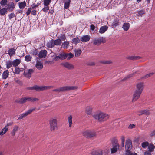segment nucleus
<instances>
[{
    "label": "nucleus",
    "instance_id": "60",
    "mask_svg": "<svg viewBox=\"0 0 155 155\" xmlns=\"http://www.w3.org/2000/svg\"><path fill=\"white\" fill-rule=\"evenodd\" d=\"M96 28L97 29V27H96L94 25L91 24L90 25V29L91 30L93 31H94Z\"/></svg>",
    "mask_w": 155,
    "mask_h": 155
},
{
    "label": "nucleus",
    "instance_id": "13",
    "mask_svg": "<svg viewBox=\"0 0 155 155\" xmlns=\"http://www.w3.org/2000/svg\"><path fill=\"white\" fill-rule=\"evenodd\" d=\"M45 88V87H44V86H39L35 85L33 86V90H35L37 91H43L44 90V88Z\"/></svg>",
    "mask_w": 155,
    "mask_h": 155
},
{
    "label": "nucleus",
    "instance_id": "4",
    "mask_svg": "<svg viewBox=\"0 0 155 155\" xmlns=\"http://www.w3.org/2000/svg\"><path fill=\"white\" fill-rule=\"evenodd\" d=\"M51 130H56L57 129V120L55 118H51L49 121Z\"/></svg>",
    "mask_w": 155,
    "mask_h": 155
},
{
    "label": "nucleus",
    "instance_id": "2",
    "mask_svg": "<svg viewBox=\"0 0 155 155\" xmlns=\"http://www.w3.org/2000/svg\"><path fill=\"white\" fill-rule=\"evenodd\" d=\"M83 135L86 137L91 138L95 137L97 135L96 132L94 130H86L82 132Z\"/></svg>",
    "mask_w": 155,
    "mask_h": 155
},
{
    "label": "nucleus",
    "instance_id": "28",
    "mask_svg": "<svg viewBox=\"0 0 155 155\" xmlns=\"http://www.w3.org/2000/svg\"><path fill=\"white\" fill-rule=\"evenodd\" d=\"M19 8L21 9L24 8L26 5V4L24 1L22 2H19L18 3Z\"/></svg>",
    "mask_w": 155,
    "mask_h": 155
},
{
    "label": "nucleus",
    "instance_id": "19",
    "mask_svg": "<svg viewBox=\"0 0 155 155\" xmlns=\"http://www.w3.org/2000/svg\"><path fill=\"white\" fill-rule=\"evenodd\" d=\"M19 127V126L17 125H15L13 129L11 132V134L12 136H14L15 135L16 133L18 130Z\"/></svg>",
    "mask_w": 155,
    "mask_h": 155
},
{
    "label": "nucleus",
    "instance_id": "21",
    "mask_svg": "<svg viewBox=\"0 0 155 155\" xmlns=\"http://www.w3.org/2000/svg\"><path fill=\"white\" fill-rule=\"evenodd\" d=\"M46 46L49 48H53L54 46V44L53 40L52 39L49 41L47 42L46 44Z\"/></svg>",
    "mask_w": 155,
    "mask_h": 155
},
{
    "label": "nucleus",
    "instance_id": "20",
    "mask_svg": "<svg viewBox=\"0 0 155 155\" xmlns=\"http://www.w3.org/2000/svg\"><path fill=\"white\" fill-rule=\"evenodd\" d=\"M12 62L13 63V67H15L16 68H17L16 67L21 62V60L20 59H16L12 61Z\"/></svg>",
    "mask_w": 155,
    "mask_h": 155
},
{
    "label": "nucleus",
    "instance_id": "11",
    "mask_svg": "<svg viewBox=\"0 0 155 155\" xmlns=\"http://www.w3.org/2000/svg\"><path fill=\"white\" fill-rule=\"evenodd\" d=\"M66 58V53H61L58 56H56L55 58V60L57 61L59 59L63 60Z\"/></svg>",
    "mask_w": 155,
    "mask_h": 155
},
{
    "label": "nucleus",
    "instance_id": "64",
    "mask_svg": "<svg viewBox=\"0 0 155 155\" xmlns=\"http://www.w3.org/2000/svg\"><path fill=\"white\" fill-rule=\"evenodd\" d=\"M31 12V8H28L27 11L26 12V14L27 15H28Z\"/></svg>",
    "mask_w": 155,
    "mask_h": 155
},
{
    "label": "nucleus",
    "instance_id": "46",
    "mask_svg": "<svg viewBox=\"0 0 155 155\" xmlns=\"http://www.w3.org/2000/svg\"><path fill=\"white\" fill-rule=\"evenodd\" d=\"M51 0H44L43 4L45 6H48L51 3Z\"/></svg>",
    "mask_w": 155,
    "mask_h": 155
},
{
    "label": "nucleus",
    "instance_id": "47",
    "mask_svg": "<svg viewBox=\"0 0 155 155\" xmlns=\"http://www.w3.org/2000/svg\"><path fill=\"white\" fill-rule=\"evenodd\" d=\"M32 57L30 55H26L25 57V60L27 62H29L31 61Z\"/></svg>",
    "mask_w": 155,
    "mask_h": 155
},
{
    "label": "nucleus",
    "instance_id": "18",
    "mask_svg": "<svg viewBox=\"0 0 155 155\" xmlns=\"http://www.w3.org/2000/svg\"><path fill=\"white\" fill-rule=\"evenodd\" d=\"M119 148V146L117 143H116L114 145H113L112 148L111 149V153H115L117 151Z\"/></svg>",
    "mask_w": 155,
    "mask_h": 155
},
{
    "label": "nucleus",
    "instance_id": "5",
    "mask_svg": "<svg viewBox=\"0 0 155 155\" xmlns=\"http://www.w3.org/2000/svg\"><path fill=\"white\" fill-rule=\"evenodd\" d=\"M132 148V142L130 139H128L126 140L125 146V153L130 151Z\"/></svg>",
    "mask_w": 155,
    "mask_h": 155
},
{
    "label": "nucleus",
    "instance_id": "7",
    "mask_svg": "<svg viewBox=\"0 0 155 155\" xmlns=\"http://www.w3.org/2000/svg\"><path fill=\"white\" fill-rule=\"evenodd\" d=\"M105 42V39L103 37H101L95 39L93 41V44L94 45H99L101 43Z\"/></svg>",
    "mask_w": 155,
    "mask_h": 155
},
{
    "label": "nucleus",
    "instance_id": "32",
    "mask_svg": "<svg viewBox=\"0 0 155 155\" xmlns=\"http://www.w3.org/2000/svg\"><path fill=\"white\" fill-rule=\"evenodd\" d=\"M146 12L144 9H142L140 11H138L137 15L138 16L140 17H142V15L145 14Z\"/></svg>",
    "mask_w": 155,
    "mask_h": 155
},
{
    "label": "nucleus",
    "instance_id": "43",
    "mask_svg": "<svg viewBox=\"0 0 155 155\" xmlns=\"http://www.w3.org/2000/svg\"><path fill=\"white\" fill-rule=\"evenodd\" d=\"M82 53V51L81 50H77L75 51V55L76 57L79 56Z\"/></svg>",
    "mask_w": 155,
    "mask_h": 155
},
{
    "label": "nucleus",
    "instance_id": "59",
    "mask_svg": "<svg viewBox=\"0 0 155 155\" xmlns=\"http://www.w3.org/2000/svg\"><path fill=\"white\" fill-rule=\"evenodd\" d=\"M15 81L19 85H21L22 84V81L19 79L15 80Z\"/></svg>",
    "mask_w": 155,
    "mask_h": 155
},
{
    "label": "nucleus",
    "instance_id": "51",
    "mask_svg": "<svg viewBox=\"0 0 155 155\" xmlns=\"http://www.w3.org/2000/svg\"><path fill=\"white\" fill-rule=\"evenodd\" d=\"M41 4V3H38L36 4L35 3H34L33 4V6H31V9H34L35 8L37 7Z\"/></svg>",
    "mask_w": 155,
    "mask_h": 155
},
{
    "label": "nucleus",
    "instance_id": "58",
    "mask_svg": "<svg viewBox=\"0 0 155 155\" xmlns=\"http://www.w3.org/2000/svg\"><path fill=\"white\" fill-rule=\"evenodd\" d=\"M102 154L103 152L102 150H97L95 155H102Z\"/></svg>",
    "mask_w": 155,
    "mask_h": 155
},
{
    "label": "nucleus",
    "instance_id": "6",
    "mask_svg": "<svg viewBox=\"0 0 155 155\" xmlns=\"http://www.w3.org/2000/svg\"><path fill=\"white\" fill-rule=\"evenodd\" d=\"M35 109L36 108L35 107L31 108L28 110L27 111L25 112V113L20 114L19 116L18 119V120H21L23 118L25 117L35 110Z\"/></svg>",
    "mask_w": 155,
    "mask_h": 155
},
{
    "label": "nucleus",
    "instance_id": "44",
    "mask_svg": "<svg viewBox=\"0 0 155 155\" xmlns=\"http://www.w3.org/2000/svg\"><path fill=\"white\" fill-rule=\"evenodd\" d=\"M69 42L68 41H64L62 43V46L63 48H67L69 46Z\"/></svg>",
    "mask_w": 155,
    "mask_h": 155
},
{
    "label": "nucleus",
    "instance_id": "23",
    "mask_svg": "<svg viewBox=\"0 0 155 155\" xmlns=\"http://www.w3.org/2000/svg\"><path fill=\"white\" fill-rule=\"evenodd\" d=\"M15 5L13 2H11L10 5H9L7 7V10L10 11H12L15 8Z\"/></svg>",
    "mask_w": 155,
    "mask_h": 155
},
{
    "label": "nucleus",
    "instance_id": "53",
    "mask_svg": "<svg viewBox=\"0 0 155 155\" xmlns=\"http://www.w3.org/2000/svg\"><path fill=\"white\" fill-rule=\"evenodd\" d=\"M31 53L32 55H36L38 54V51L37 49H34L31 51Z\"/></svg>",
    "mask_w": 155,
    "mask_h": 155
},
{
    "label": "nucleus",
    "instance_id": "3",
    "mask_svg": "<svg viewBox=\"0 0 155 155\" xmlns=\"http://www.w3.org/2000/svg\"><path fill=\"white\" fill-rule=\"evenodd\" d=\"M78 87L75 86H67L60 87V88L52 90L53 92H60L68 90H73L77 89Z\"/></svg>",
    "mask_w": 155,
    "mask_h": 155
},
{
    "label": "nucleus",
    "instance_id": "14",
    "mask_svg": "<svg viewBox=\"0 0 155 155\" xmlns=\"http://www.w3.org/2000/svg\"><path fill=\"white\" fill-rule=\"evenodd\" d=\"M90 39V37L88 35L83 36L80 38L81 40L83 42H88Z\"/></svg>",
    "mask_w": 155,
    "mask_h": 155
},
{
    "label": "nucleus",
    "instance_id": "38",
    "mask_svg": "<svg viewBox=\"0 0 155 155\" xmlns=\"http://www.w3.org/2000/svg\"><path fill=\"white\" fill-rule=\"evenodd\" d=\"M7 68H10L13 66V63L12 61H8L6 62Z\"/></svg>",
    "mask_w": 155,
    "mask_h": 155
},
{
    "label": "nucleus",
    "instance_id": "45",
    "mask_svg": "<svg viewBox=\"0 0 155 155\" xmlns=\"http://www.w3.org/2000/svg\"><path fill=\"white\" fill-rule=\"evenodd\" d=\"M149 144V143L147 142H144L142 143L141 146L143 148H146L147 147H148Z\"/></svg>",
    "mask_w": 155,
    "mask_h": 155
},
{
    "label": "nucleus",
    "instance_id": "39",
    "mask_svg": "<svg viewBox=\"0 0 155 155\" xmlns=\"http://www.w3.org/2000/svg\"><path fill=\"white\" fill-rule=\"evenodd\" d=\"M92 107L91 106H88L86 108V111L88 114H90L92 112Z\"/></svg>",
    "mask_w": 155,
    "mask_h": 155
},
{
    "label": "nucleus",
    "instance_id": "40",
    "mask_svg": "<svg viewBox=\"0 0 155 155\" xmlns=\"http://www.w3.org/2000/svg\"><path fill=\"white\" fill-rule=\"evenodd\" d=\"M66 56L67 60H69L74 57V55L71 53H66Z\"/></svg>",
    "mask_w": 155,
    "mask_h": 155
},
{
    "label": "nucleus",
    "instance_id": "42",
    "mask_svg": "<svg viewBox=\"0 0 155 155\" xmlns=\"http://www.w3.org/2000/svg\"><path fill=\"white\" fill-rule=\"evenodd\" d=\"M72 117L71 115H69L68 117V121L69 124V127H71L72 124Z\"/></svg>",
    "mask_w": 155,
    "mask_h": 155
},
{
    "label": "nucleus",
    "instance_id": "61",
    "mask_svg": "<svg viewBox=\"0 0 155 155\" xmlns=\"http://www.w3.org/2000/svg\"><path fill=\"white\" fill-rule=\"evenodd\" d=\"M133 75V74H130L127 75V76L124 78L123 79V80H125L128 78L131 77Z\"/></svg>",
    "mask_w": 155,
    "mask_h": 155
},
{
    "label": "nucleus",
    "instance_id": "62",
    "mask_svg": "<svg viewBox=\"0 0 155 155\" xmlns=\"http://www.w3.org/2000/svg\"><path fill=\"white\" fill-rule=\"evenodd\" d=\"M151 152L149 150L146 151L144 152V155H151Z\"/></svg>",
    "mask_w": 155,
    "mask_h": 155
},
{
    "label": "nucleus",
    "instance_id": "50",
    "mask_svg": "<svg viewBox=\"0 0 155 155\" xmlns=\"http://www.w3.org/2000/svg\"><path fill=\"white\" fill-rule=\"evenodd\" d=\"M22 70L23 71L24 68H15V73L16 74H18L22 71Z\"/></svg>",
    "mask_w": 155,
    "mask_h": 155
},
{
    "label": "nucleus",
    "instance_id": "52",
    "mask_svg": "<svg viewBox=\"0 0 155 155\" xmlns=\"http://www.w3.org/2000/svg\"><path fill=\"white\" fill-rule=\"evenodd\" d=\"M7 3V0H2L0 2V4L2 6H5Z\"/></svg>",
    "mask_w": 155,
    "mask_h": 155
},
{
    "label": "nucleus",
    "instance_id": "8",
    "mask_svg": "<svg viewBox=\"0 0 155 155\" xmlns=\"http://www.w3.org/2000/svg\"><path fill=\"white\" fill-rule=\"evenodd\" d=\"M27 68L24 69V76L27 78H29L31 77V74L33 73L34 70L31 69H26Z\"/></svg>",
    "mask_w": 155,
    "mask_h": 155
},
{
    "label": "nucleus",
    "instance_id": "37",
    "mask_svg": "<svg viewBox=\"0 0 155 155\" xmlns=\"http://www.w3.org/2000/svg\"><path fill=\"white\" fill-rule=\"evenodd\" d=\"M71 2V0H67L64 3V8L67 9L68 8Z\"/></svg>",
    "mask_w": 155,
    "mask_h": 155
},
{
    "label": "nucleus",
    "instance_id": "35",
    "mask_svg": "<svg viewBox=\"0 0 155 155\" xmlns=\"http://www.w3.org/2000/svg\"><path fill=\"white\" fill-rule=\"evenodd\" d=\"M8 129L7 127H5L3 128L1 131L0 132V135L2 136L8 130Z\"/></svg>",
    "mask_w": 155,
    "mask_h": 155
},
{
    "label": "nucleus",
    "instance_id": "10",
    "mask_svg": "<svg viewBox=\"0 0 155 155\" xmlns=\"http://www.w3.org/2000/svg\"><path fill=\"white\" fill-rule=\"evenodd\" d=\"M141 92L135 90L134 92L132 100V102L136 101L140 97Z\"/></svg>",
    "mask_w": 155,
    "mask_h": 155
},
{
    "label": "nucleus",
    "instance_id": "27",
    "mask_svg": "<svg viewBox=\"0 0 155 155\" xmlns=\"http://www.w3.org/2000/svg\"><path fill=\"white\" fill-rule=\"evenodd\" d=\"M81 40L79 39L78 37L74 38L72 41H71V43L77 44L79 43L80 41Z\"/></svg>",
    "mask_w": 155,
    "mask_h": 155
},
{
    "label": "nucleus",
    "instance_id": "17",
    "mask_svg": "<svg viewBox=\"0 0 155 155\" xmlns=\"http://www.w3.org/2000/svg\"><path fill=\"white\" fill-rule=\"evenodd\" d=\"M141 57L139 56H128L126 57V58L130 60H135L139 59Z\"/></svg>",
    "mask_w": 155,
    "mask_h": 155
},
{
    "label": "nucleus",
    "instance_id": "56",
    "mask_svg": "<svg viewBox=\"0 0 155 155\" xmlns=\"http://www.w3.org/2000/svg\"><path fill=\"white\" fill-rule=\"evenodd\" d=\"M53 62L52 61H46L45 62V64L46 65H50L53 64Z\"/></svg>",
    "mask_w": 155,
    "mask_h": 155
},
{
    "label": "nucleus",
    "instance_id": "36",
    "mask_svg": "<svg viewBox=\"0 0 155 155\" xmlns=\"http://www.w3.org/2000/svg\"><path fill=\"white\" fill-rule=\"evenodd\" d=\"M64 66L66 68H74L73 66L71 64L68 62H66L63 64Z\"/></svg>",
    "mask_w": 155,
    "mask_h": 155
},
{
    "label": "nucleus",
    "instance_id": "16",
    "mask_svg": "<svg viewBox=\"0 0 155 155\" xmlns=\"http://www.w3.org/2000/svg\"><path fill=\"white\" fill-rule=\"evenodd\" d=\"M130 24L129 23L125 22L123 23L122 28L124 31H127L130 28Z\"/></svg>",
    "mask_w": 155,
    "mask_h": 155
},
{
    "label": "nucleus",
    "instance_id": "63",
    "mask_svg": "<svg viewBox=\"0 0 155 155\" xmlns=\"http://www.w3.org/2000/svg\"><path fill=\"white\" fill-rule=\"evenodd\" d=\"M87 65L89 66H93L95 64V63L94 62H90L87 63Z\"/></svg>",
    "mask_w": 155,
    "mask_h": 155
},
{
    "label": "nucleus",
    "instance_id": "48",
    "mask_svg": "<svg viewBox=\"0 0 155 155\" xmlns=\"http://www.w3.org/2000/svg\"><path fill=\"white\" fill-rule=\"evenodd\" d=\"M36 66L37 68H42L43 66L41 62L38 61L36 64Z\"/></svg>",
    "mask_w": 155,
    "mask_h": 155
},
{
    "label": "nucleus",
    "instance_id": "31",
    "mask_svg": "<svg viewBox=\"0 0 155 155\" xmlns=\"http://www.w3.org/2000/svg\"><path fill=\"white\" fill-rule=\"evenodd\" d=\"M155 148V146L152 144H149L148 146V150L152 152L154 150Z\"/></svg>",
    "mask_w": 155,
    "mask_h": 155
},
{
    "label": "nucleus",
    "instance_id": "34",
    "mask_svg": "<svg viewBox=\"0 0 155 155\" xmlns=\"http://www.w3.org/2000/svg\"><path fill=\"white\" fill-rule=\"evenodd\" d=\"M27 102L26 97H23L19 99L17 102L20 104H23Z\"/></svg>",
    "mask_w": 155,
    "mask_h": 155
},
{
    "label": "nucleus",
    "instance_id": "49",
    "mask_svg": "<svg viewBox=\"0 0 155 155\" xmlns=\"http://www.w3.org/2000/svg\"><path fill=\"white\" fill-rule=\"evenodd\" d=\"M59 38L61 41H64L66 39L65 36L63 34H61L59 36Z\"/></svg>",
    "mask_w": 155,
    "mask_h": 155
},
{
    "label": "nucleus",
    "instance_id": "9",
    "mask_svg": "<svg viewBox=\"0 0 155 155\" xmlns=\"http://www.w3.org/2000/svg\"><path fill=\"white\" fill-rule=\"evenodd\" d=\"M136 87L137 88L136 91L142 93L144 87V83L143 82H140L137 83L136 85Z\"/></svg>",
    "mask_w": 155,
    "mask_h": 155
},
{
    "label": "nucleus",
    "instance_id": "29",
    "mask_svg": "<svg viewBox=\"0 0 155 155\" xmlns=\"http://www.w3.org/2000/svg\"><path fill=\"white\" fill-rule=\"evenodd\" d=\"M54 46L60 45L61 43V41L60 39H58L55 40H53Z\"/></svg>",
    "mask_w": 155,
    "mask_h": 155
},
{
    "label": "nucleus",
    "instance_id": "15",
    "mask_svg": "<svg viewBox=\"0 0 155 155\" xmlns=\"http://www.w3.org/2000/svg\"><path fill=\"white\" fill-rule=\"evenodd\" d=\"M108 27L107 25L102 26L100 28L99 32L101 34H103L108 29Z\"/></svg>",
    "mask_w": 155,
    "mask_h": 155
},
{
    "label": "nucleus",
    "instance_id": "25",
    "mask_svg": "<svg viewBox=\"0 0 155 155\" xmlns=\"http://www.w3.org/2000/svg\"><path fill=\"white\" fill-rule=\"evenodd\" d=\"M15 50L13 48H11L8 50V54L10 57L12 56L15 53Z\"/></svg>",
    "mask_w": 155,
    "mask_h": 155
},
{
    "label": "nucleus",
    "instance_id": "41",
    "mask_svg": "<svg viewBox=\"0 0 155 155\" xmlns=\"http://www.w3.org/2000/svg\"><path fill=\"white\" fill-rule=\"evenodd\" d=\"M154 74V73H153V72L150 73L149 74H147L146 75H145L144 76L142 77V78H141V79H145L147 78H148V77Z\"/></svg>",
    "mask_w": 155,
    "mask_h": 155
},
{
    "label": "nucleus",
    "instance_id": "30",
    "mask_svg": "<svg viewBox=\"0 0 155 155\" xmlns=\"http://www.w3.org/2000/svg\"><path fill=\"white\" fill-rule=\"evenodd\" d=\"M9 75V72L8 70L5 71L2 74V78L3 79H6Z\"/></svg>",
    "mask_w": 155,
    "mask_h": 155
},
{
    "label": "nucleus",
    "instance_id": "22",
    "mask_svg": "<svg viewBox=\"0 0 155 155\" xmlns=\"http://www.w3.org/2000/svg\"><path fill=\"white\" fill-rule=\"evenodd\" d=\"M150 114L149 110H141L137 114L138 115H140L143 114H145L146 115H148Z\"/></svg>",
    "mask_w": 155,
    "mask_h": 155
},
{
    "label": "nucleus",
    "instance_id": "12",
    "mask_svg": "<svg viewBox=\"0 0 155 155\" xmlns=\"http://www.w3.org/2000/svg\"><path fill=\"white\" fill-rule=\"evenodd\" d=\"M47 51L45 50H41L39 52L38 56L39 58H45L46 57L47 55Z\"/></svg>",
    "mask_w": 155,
    "mask_h": 155
},
{
    "label": "nucleus",
    "instance_id": "33",
    "mask_svg": "<svg viewBox=\"0 0 155 155\" xmlns=\"http://www.w3.org/2000/svg\"><path fill=\"white\" fill-rule=\"evenodd\" d=\"M7 12V9L6 8H4L0 9V15L2 16L4 15Z\"/></svg>",
    "mask_w": 155,
    "mask_h": 155
},
{
    "label": "nucleus",
    "instance_id": "1",
    "mask_svg": "<svg viewBox=\"0 0 155 155\" xmlns=\"http://www.w3.org/2000/svg\"><path fill=\"white\" fill-rule=\"evenodd\" d=\"M93 117L99 122H103L107 120L109 117V115L102 112L96 113L93 115Z\"/></svg>",
    "mask_w": 155,
    "mask_h": 155
},
{
    "label": "nucleus",
    "instance_id": "55",
    "mask_svg": "<svg viewBox=\"0 0 155 155\" xmlns=\"http://www.w3.org/2000/svg\"><path fill=\"white\" fill-rule=\"evenodd\" d=\"M125 155H137L135 153H131V151L125 153Z\"/></svg>",
    "mask_w": 155,
    "mask_h": 155
},
{
    "label": "nucleus",
    "instance_id": "26",
    "mask_svg": "<svg viewBox=\"0 0 155 155\" xmlns=\"http://www.w3.org/2000/svg\"><path fill=\"white\" fill-rule=\"evenodd\" d=\"M100 63L103 64H112L113 62L111 60H103L100 61Z\"/></svg>",
    "mask_w": 155,
    "mask_h": 155
},
{
    "label": "nucleus",
    "instance_id": "24",
    "mask_svg": "<svg viewBox=\"0 0 155 155\" xmlns=\"http://www.w3.org/2000/svg\"><path fill=\"white\" fill-rule=\"evenodd\" d=\"M120 24V23L118 19H115L113 22L112 23V26L116 27L117 26H118Z\"/></svg>",
    "mask_w": 155,
    "mask_h": 155
},
{
    "label": "nucleus",
    "instance_id": "57",
    "mask_svg": "<svg viewBox=\"0 0 155 155\" xmlns=\"http://www.w3.org/2000/svg\"><path fill=\"white\" fill-rule=\"evenodd\" d=\"M15 16V15L14 13H12L8 15L9 19H11L12 18H14Z\"/></svg>",
    "mask_w": 155,
    "mask_h": 155
},
{
    "label": "nucleus",
    "instance_id": "54",
    "mask_svg": "<svg viewBox=\"0 0 155 155\" xmlns=\"http://www.w3.org/2000/svg\"><path fill=\"white\" fill-rule=\"evenodd\" d=\"M49 7L48 6H45L42 9L43 12H47L49 10Z\"/></svg>",
    "mask_w": 155,
    "mask_h": 155
}]
</instances>
